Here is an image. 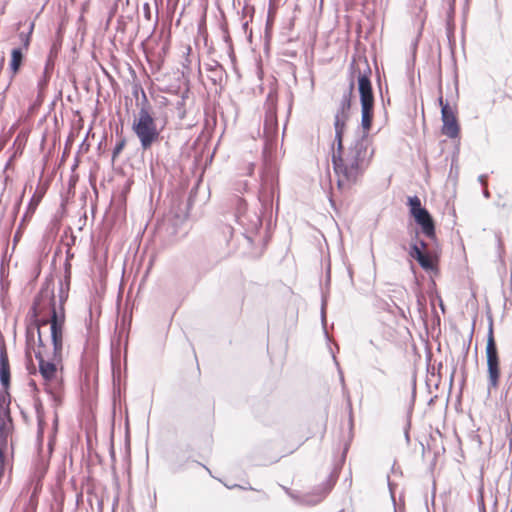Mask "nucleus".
<instances>
[{
	"mask_svg": "<svg viewBox=\"0 0 512 512\" xmlns=\"http://www.w3.org/2000/svg\"><path fill=\"white\" fill-rule=\"evenodd\" d=\"M353 84L344 88L334 97V129L336 148L332 152V164L340 190L350 188L369 166L374 150L368 139L362 137L348 148L343 145V137L350 118Z\"/></svg>",
	"mask_w": 512,
	"mask_h": 512,
	"instance_id": "1",
	"label": "nucleus"
},
{
	"mask_svg": "<svg viewBox=\"0 0 512 512\" xmlns=\"http://www.w3.org/2000/svg\"><path fill=\"white\" fill-rule=\"evenodd\" d=\"M44 296L50 301L51 317L36 327L28 328L26 353L28 356L34 353L46 385L56 388L61 380L65 314L62 302L57 308L53 295L45 291L41 294L42 298Z\"/></svg>",
	"mask_w": 512,
	"mask_h": 512,
	"instance_id": "2",
	"label": "nucleus"
},
{
	"mask_svg": "<svg viewBox=\"0 0 512 512\" xmlns=\"http://www.w3.org/2000/svg\"><path fill=\"white\" fill-rule=\"evenodd\" d=\"M132 130L144 150L149 149L159 139L161 129H158L148 105H142L138 114L134 117Z\"/></svg>",
	"mask_w": 512,
	"mask_h": 512,
	"instance_id": "3",
	"label": "nucleus"
},
{
	"mask_svg": "<svg viewBox=\"0 0 512 512\" xmlns=\"http://www.w3.org/2000/svg\"><path fill=\"white\" fill-rule=\"evenodd\" d=\"M485 355H486V362H487L488 389L490 391L496 390L499 387V382H500L501 361H500V355L498 352V347H497L495 336H494V328H493L492 320H490L489 327H488Z\"/></svg>",
	"mask_w": 512,
	"mask_h": 512,
	"instance_id": "4",
	"label": "nucleus"
},
{
	"mask_svg": "<svg viewBox=\"0 0 512 512\" xmlns=\"http://www.w3.org/2000/svg\"><path fill=\"white\" fill-rule=\"evenodd\" d=\"M358 88L362 108L361 125L363 130L368 132L371 129L373 121L374 96L371 81L367 75H359Z\"/></svg>",
	"mask_w": 512,
	"mask_h": 512,
	"instance_id": "5",
	"label": "nucleus"
},
{
	"mask_svg": "<svg viewBox=\"0 0 512 512\" xmlns=\"http://www.w3.org/2000/svg\"><path fill=\"white\" fill-rule=\"evenodd\" d=\"M338 480V473L335 471L330 472L325 476L311 491L301 494L299 490H294L296 494H291L295 498L301 499L307 504H317L321 502L334 488Z\"/></svg>",
	"mask_w": 512,
	"mask_h": 512,
	"instance_id": "6",
	"label": "nucleus"
},
{
	"mask_svg": "<svg viewBox=\"0 0 512 512\" xmlns=\"http://www.w3.org/2000/svg\"><path fill=\"white\" fill-rule=\"evenodd\" d=\"M408 205L410 207L411 215L421 226L423 233L427 237L433 238L435 236L434 222L429 212L421 206L420 198L417 196L409 197Z\"/></svg>",
	"mask_w": 512,
	"mask_h": 512,
	"instance_id": "7",
	"label": "nucleus"
},
{
	"mask_svg": "<svg viewBox=\"0 0 512 512\" xmlns=\"http://www.w3.org/2000/svg\"><path fill=\"white\" fill-rule=\"evenodd\" d=\"M439 104L441 106V118H442V129L443 135L456 139L460 135V125L456 116V111L448 103H445L443 97L439 98Z\"/></svg>",
	"mask_w": 512,
	"mask_h": 512,
	"instance_id": "8",
	"label": "nucleus"
},
{
	"mask_svg": "<svg viewBox=\"0 0 512 512\" xmlns=\"http://www.w3.org/2000/svg\"><path fill=\"white\" fill-rule=\"evenodd\" d=\"M0 381L2 386L7 389L10 383V369L6 351L0 347Z\"/></svg>",
	"mask_w": 512,
	"mask_h": 512,
	"instance_id": "9",
	"label": "nucleus"
},
{
	"mask_svg": "<svg viewBox=\"0 0 512 512\" xmlns=\"http://www.w3.org/2000/svg\"><path fill=\"white\" fill-rule=\"evenodd\" d=\"M23 54L20 48H15L11 52V61H10V70L12 72V76H15L22 64Z\"/></svg>",
	"mask_w": 512,
	"mask_h": 512,
	"instance_id": "10",
	"label": "nucleus"
},
{
	"mask_svg": "<svg viewBox=\"0 0 512 512\" xmlns=\"http://www.w3.org/2000/svg\"><path fill=\"white\" fill-rule=\"evenodd\" d=\"M420 266L425 270H433L436 267V260L434 257L426 252L417 260Z\"/></svg>",
	"mask_w": 512,
	"mask_h": 512,
	"instance_id": "11",
	"label": "nucleus"
},
{
	"mask_svg": "<svg viewBox=\"0 0 512 512\" xmlns=\"http://www.w3.org/2000/svg\"><path fill=\"white\" fill-rule=\"evenodd\" d=\"M261 225H262V221H261L260 217L256 214H254L250 221V224L247 228V231L251 232V233L256 232L261 227Z\"/></svg>",
	"mask_w": 512,
	"mask_h": 512,
	"instance_id": "12",
	"label": "nucleus"
},
{
	"mask_svg": "<svg viewBox=\"0 0 512 512\" xmlns=\"http://www.w3.org/2000/svg\"><path fill=\"white\" fill-rule=\"evenodd\" d=\"M423 253L424 251L417 244H413L409 254L412 258L418 260L423 255Z\"/></svg>",
	"mask_w": 512,
	"mask_h": 512,
	"instance_id": "13",
	"label": "nucleus"
},
{
	"mask_svg": "<svg viewBox=\"0 0 512 512\" xmlns=\"http://www.w3.org/2000/svg\"><path fill=\"white\" fill-rule=\"evenodd\" d=\"M47 73H48V66L45 68L44 77L38 82V88L41 91L47 84Z\"/></svg>",
	"mask_w": 512,
	"mask_h": 512,
	"instance_id": "14",
	"label": "nucleus"
},
{
	"mask_svg": "<svg viewBox=\"0 0 512 512\" xmlns=\"http://www.w3.org/2000/svg\"><path fill=\"white\" fill-rule=\"evenodd\" d=\"M20 39L23 42L24 47L27 48L29 46V43H30V36H29V34L21 33L20 34Z\"/></svg>",
	"mask_w": 512,
	"mask_h": 512,
	"instance_id": "15",
	"label": "nucleus"
},
{
	"mask_svg": "<svg viewBox=\"0 0 512 512\" xmlns=\"http://www.w3.org/2000/svg\"><path fill=\"white\" fill-rule=\"evenodd\" d=\"M144 10H145V17H146L147 19H149V18H150V8H149V5H148V4H145V6H144Z\"/></svg>",
	"mask_w": 512,
	"mask_h": 512,
	"instance_id": "16",
	"label": "nucleus"
},
{
	"mask_svg": "<svg viewBox=\"0 0 512 512\" xmlns=\"http://www.w3.org/2000/svg\"><path fill=\"white\" fill-rule=\"evenodd\" d=\"M419 247L424 251L427 248V244L424 241H420V246Z\"/></svg>",
	"mask_w": 512,
	"mask_h": 512,
	"instance_id": "17",
	"label": "nucleus"
},
{
	"mask_svg": "<svg viewBox=\"0 0 512 512\" xmlns=\"http://www.w3.org/2000/svg\"><path fill=\"white\" fill-rule=\"evenodd\" d=\"M246 218H247L246 216H242V217L240 218V222H241L242 224H244V223H245L244 221H245V219H246Z\"/></svg>",
	"mask_w": 512,
	"mask_h": 512,
	"instance_id": "18",
	"label": "nucleus"
},
{
	"mask_svg": "<svg viewBox=\"0 0 512 512\" xmlns=\"http://www.w3.org/2000/svg\"><path fill=\"white\" fill-rule=\"evenodd\" d=\"M122 148V145H119L116 149H115V153H118Z\"/></svg>",
	"mask_w": 512,
	"mask_h": 512,
	"instance_id": "19",
	"label": "nucleus"
},
{
	"mask_svg": "<svg viewBox=\"0 0 512 512\" xmlns=\"http://www.w3.org/2000/svg\"><path fill=\"white\" fill-rule=\"evenodd\" d=\"M510 512H512V506H511Z\"/></svg>",
	"mask_w": 512,
	"mask_h": 512,
	"instance_id": "20",
	"label": "nucleus"
}]
</instances>
